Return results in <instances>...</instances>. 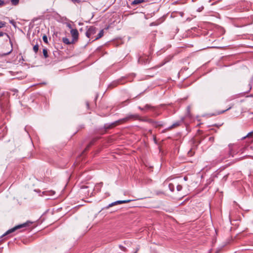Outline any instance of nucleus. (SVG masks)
Listing matches in <instances>:
<instances>
[{
    "label": "nucleus",
    "instance_id": "nucleus-1",
    "mask_svg": "<svg viewBox=\"0 0 253 253\" xmlns=\"http://www.w3.org/2000/svg\"><path fill=\"white\" fill-rule=\"evenodd\" d=\"M139 118H140L139 116L137 114L128 115L126 117H125L123 119L119 120L118 121H117L111 124H109V125L106 124L105 125L104 127L106 129L111 128L114 127L115 126H117L119 124L125 123L127 122L130 120H138V119H139Z\"/></svg>",
    "mask_w": 253,
    "mask_h": 253
},
{
    "label": "nucleus",
    "instance_id": "nucleus-2",
    "mask_svg": "<svg viewBox=\"0 0 253 253\" xmlns=\"http://www.w3.org/2000/svg\"><path fill=\"white\" fill-rule=\"evenodd\" d=\"M32 222L30 221H27L26 222H25L23 224H19L18 225L15 226V227L8 230L4 234H3L1 237H3L7 235H8L10 233H12L14 232H15L16 230L21 229L23 227H25L28 225H29L30 224H31Z\"/></svg>",
    "mask_w": 253,
    "mask_h": 253
},
{
    "label": "nucleus",
    "instance_id": "nucleus-3",
    "mask_svg": "<svg viewBox=\"0 0 253 253\" xmlns=\"http://www.w3.org/2000/svg\"><path fill=\"white\" fill-rule=\"evenodd\" d=\"M150 60V56L145 54L140 56L138 59V62L141 64H146L149 63Z\"/></svg>",
    "mask_w": 253,
    "mask_h": 253
},
{
    "label": "nucleus",
    "instance_id": "nucleus-4",
    "mask_svg": "<svg viewBox=\"0 0 253 253\" xmlns=\"http://www.w3.org/2000/svg\"><path fill=\"white\" fill-rule=\"evenodd\" d=\"M70 33L72 37V40H73L75 42H76L78 39L79 37V32L77 29H72L70 31Z\"/></svg>",
    "mask_w": 253,
    "mask_h": 253
},
{
    "label": "nucleus",
    "instance_id": "nucleus-5",
    "mask_svg": "<svg viewBox=\"0 0 253 253\" xmlns=\"http://www.w3.org/2000/svg\"><path fill=\"white\" fill-rule=\"evenodd\" d=\"M96 28L90 26L85 33V35L87 38H90L91 35H94L96 33Z\"/></svg>",
    "mask_w": 253,
    "mask_h": 253
},
{
    "label": "nucleus",
    "instance_id": "nucleus-6",
    "mask_svg": "<svg viewBox=\"0 0 253 253\" xmlns=\"http://www.w3.org/2000/svg\"><path fill=\"white\" fill-rule=\"evenodd\" d=\"M132 200H119L116 202H114L113 203H112L111 204H109L108 205V207H111L113 206L118 205V204H125V203H127L131 201H132Z\"/></svg>",
    "mask_w": 253,
    "mask_h": 253
},
{
    "label": "nucleus",
    "instance_id": "nucleus-7",
    "mask_svg": "<svg viewBox=\"0 0 253 253\" xmlns=\"http://www.w3.org/2000/svg\"><path fill=\"white\" fill-rule=\"evenodd\" d=\"M176 184H177L176 180H174L172 183H169V188L171 192L174 191V187Z\"/></svg>",
    "mask_w": 253,
    "mask_h": 253
},
{
    "label": "nucleus",
    "instance_id": "nucleus-8",
    "mask_svg": "<svg viewBox=\"0 0 253 253\" xmlns=\"http://www.w3.org/2000/svg\"><path fill=\"white\" fill-rule=\"evenodd\" d=\"M63 42L66 44H71L72 43H74L75 42L73 40L70 41L69 39L67 38H63L62 39Z\"/></svg>",
    "mask_w": 253,
    "mask_h": 253
},
{
    "label": "nucleus",
    "instance_id": "nucleus-9",
    "mask_svg": "<svg viewBox=\"0 0 253 253\" xmlns=\"http://www.w3.org/2000/svg\"><path fill=\"white\" fill-rule=\"evenodd\" d=\"M148 121L149 122L151 123L155 127L162 126V124H161L160 122H155L153 121L152 120H149Z\"/></svg>",
    "mask_w": 253,
    "mask_h": 253
},
{
    "label": "nucleus",
    "instance_id": "nucleus-10",
    "mask_svg": "<svg viewBox=\"0 0 253 253\" xmlns=\"http://www.w3.org/2000/svg\"><path fill=\"white\" fill-rule=\"evenodd\" d=\"M147 0H134L132 2V5H136L146 1Z\"/></svg>",
    "mask_w": 253,
    "mask_h": 253
},
{
    "label": "nucleus",
    "instance_id": "nucleus-11",
    "mask_svg": "<svg viewBox=\"0 0 253 253\" xmlns=\"http://www.w3.org/2000/svg\"><path fill=\"white\" fill-rule=\"evenodd\" d=\"M180 122H179V121L176 122L174 123V124H173L171 126H169L168 127V129H171L174 127L178 126L180 125Z\"/></svg>",
    "mask_w": 253,
    "mask_h": 253
},
{
    "label": "nucleus",
    "instance_id": "nucleus-12",
    "mask_svg": "<svg viewBox=\"0 0 253 253\" xmlns=\"http://www.w3.org/2000/svg\"><path fill=\"white\" fill-rule=\"evenodd\" d=\"M102 186V183H98L95 186L94 190H97V191H100Z\"/></svg>",
    "mask_w": 253,
    "mask_h": 253
},
{
    "label": "nucleus",
    "instance_id": "nucleus-13",
    "mask_svg": "<svg viewBox=\"0 0 253 253\" xmlns=\"http://www.w3.org/2000/svg\"><path fill=\"white\" fill-rule=\"evenodd\" d=\"M39 45L38 43L36 44L33 46V50L35 53H37L39 51Z\"/></svg>",
    "mask_w": 253,
    "mask_h": 253
},
{
    "label": "nucleus",
    "instance_id": "nucleus-14",
    "mask_svg": "<svg viewBox=\"0 0 253 253\" xmlns=\"http://www.w3.org/2000/svg\"><path fill=\"white\" fill-rule=\"evenodd\" d=\"M104 34V31L103 30H101L99 33L98 34L97 37L95 38V40L99 39V38H101Z\"/></svg>",
    "mask_w": 253,
    "mask_h": 253
},
{
    "label": "nucleus",
    "instance_id": "nucleus-15",
    "mask_svg": "<svg viewBox=\"0 0 253 253\" xmlns=\"http://www.w3.org/2000/svg\"><path fill=\"white\" fill-rule=\"evenodd\" d=\"M42 52H43V54L44 57L45 58H47L48 57L47 50L46 48H44V49H43Z\"/></svg>",
    "mask_w": 253,
    "mask_h": 253
},
{
    "label": "nucleus",
    "instance_id": "nucleus-16",
    "mask_svg": "<svg viewBox=\"0 0 253 253\" xmlns=\"http://www.w3.org/2000/svg\"><path fill=\"white\" fill-rule=\"evenodd\" d=\"M8 39H9V43H10V44H11V49H10V50L9 51L7 52V53H4V55H8V54H10V53L12 52V46H13V44H12V42H11V40H10V38H8Z\"/></svg>",
    "mask_w": 253,
    "mask_h": 253
},
{
    "label": "nucleus",
    "instance_id": "nucleus-17",
    "mask_svg": "<svg viewBox=\"0 0 253 253\" xmlns=\"http://www.w3.org/2000/svg\"><path fill=\"white\" fill-rule=\"evenodd\" d=\"M176 189H177V191H180L182 190V186L181 185L179 184L178 182H177V184H176Z\"/></svg>",
    "mask_w": 253,
    "mask_h": 253
},
{
    "label": "nucleus",
    "instance_id": "nucleus-18",
    "mask_svg": "<svg viewBox=\"0 0 253 253\" xmlns=\"http://www.w3.org/2000/svg\"><path fill=\"white\" fill-rule=\"evenodd\" d=\"M19 0H11V2L13 5H16L19 3Z\"/></svg>",
    "mask_w": 253,
    "mask_h": 253
},
{
    "label": "nucleus",
    "instance_id": "nucleus-19",
    "mask_svg": "<svg viewBox=\"0 0 253 253\" xmlns=\"http://www.w3.org/2000/svg\"><path fill=\"white\" fill-rule=\"evenodd\" d=\"M5 25H6L5 22L0 21V29L5 27Z\"/></svg>",
    "mask_w": 253,
    "mask_h": 253
},
{
    "label": "nucleus",
    "instance_id": "nucleus-20",
    "mask_svg": "<svg viewBox=\"0 0 253 253\" xmlns=\"http://www.w3.org/2000/svg\"><path fill=\"white\" fill-rule=\"evenodd\" d=\"M94 141H95L94 140H93L92 141H91L89 143V144L86 146V148L85 149V150H88L89 149V147L93 144Z\"/></svg>",
    "mask_w": 253,
    "mask_h": 253
},
{
    "label": "nucleus",
    "instance_id": "nucleus-21",
    "mask_svg": "<svg viewBox=\"0 0 253 253\" xmlns=\"http://www.w3.org/2000/svg\"><path fill=\"white\" fill-rule=\"evenodd\" d=\"M42 40L45 43H47L48 42L47 37L46 36L44 35L42 37Z\"/></svg>",
    "mask_w": 253,
    "mask_h": 253
},
{
    "label": "nucleus",
    "instance_id": "nucleus-22",
    "mask_svg": "<svg viewBox=\"0 0 253 253\" xmlns=\"http://www.w3.org/2000/svg\"><path fill=\"white\" fill-rule=\"evenodd\" d=\"M3 35H6L8 38H9V36L7 34L2 32H0V37L3 36Z\"/></svg>",
    "mask_w": 253,
    "mask_h": 253
},
{
    "label": "nucleus",
    "instance_id": "nucleus-23",
    "mask_svg": "<svg viewBox=\"0 0 253 253\" xmlns=\"http://www.w3.org/2000/svg\"><path fill=\"white\" fill-rule=\"evenodd\" d=\"M231 108H232V106H230L228 108H227V109H226L225 110H223L220 112H218L217 114H222V113H224L225 112H226V111L230 110Z\"/></svg>",
    "mask_w": 253,
    "mask_h": 253
},
{
    "label": "nucleus",
    "instance_id": "nucleus-24",
    "mask_svg": "<svg viewBox=\"0 0 253 253\" xmlns=\"http://www.w3.org/2000/svg\"><path fill=\"white\" fill-rule=\"evenodd\" d=\"M6 4V2H4L3 0H0V7H1Z\"/></svg>",
    "mask_w": 253,
    "mask_h": 253
},
{
    "label": "nucleus",
    "instance_id": "nucleus-25",
    "mask_svg": "<svg viewBox=\"0 0 253 253\" xmlns=\"http://www.w3.org/2000/svg\"><path fill=\"white\" fill-rule=\"evenodd\" d=\"M119 248H120V249L121 250H122V251H124V252H126V247H124V246H123L122 245H120V246H119Z\"/></svg>",
    "mask_w": 253,
    "mask_h": 253
},
{
    "label": "nucleus",
    "instance_id": "nucleus-26",
    "mask_svg": "<svg viewBox=\"0 0 253 253\" xmlns=\"http://www.w3.org/2000/svg\"><path fill=\"white\" fill-rule=\"evenodd\" d=\"M151 107L149 105H146L144 107V109H149L151 108Z\"/></svg>",
    "mask_w": 253,
    "mask_h": 253
},
{
    "label": "nucleus",
    "instance_id": "nucleus-27",
    "mask_svg": "<svg viewBox=\"0 0 253 253\" xmlns=\"http://www.w3.org/2000/svg\"><path fill=\"white\" fill-rule=\"evenodd\" d=\"M214 138L213 137H210L209 138V141H211L212 142H213L214 141Z\"/></svg>",
    "mask_w": 253,
    "mask_h": 253
},
{
    "label": "nucleus",
    "instance_id": "nucleus-28",
    "mask_svg": "<svg viewBox=\"0 0 253 253\" xmlns=\"http://www.w3.org/2000/svg\"><path fill=\"white\" fill-rule=\"evenodd\" d=\"M222 125V124H221V125H217V124H215L213 126H215L217 127H219L220 126H221Z\"/></svg>",
    "mask_w": 253,
    "mask_h": 253
},
{
    "label": "nucleus",
    "instance_id": "nucleus-29",
    "mask_svg": "<svg viewBox=\"0 0 253 253\" xmlns=\"http://www.w3.org/2000/svg\"><path fill=\"white\" fill-rule=\"evenodd\" d=\"M187 110L188 113H189L190 112V106H188L187 108Z\"/></svg>",
    "mask_w": 253,
    "mask_h": 253
},
{
    "label": "nucleus",
    "instance_id": "nucleus-30",
    "mask_svg": "<svg viewBox=\"0 0 253 253\" xmlns=\"http://www.w3.org/2000/svg\"><path fill=\"white\" fill-rule=\"evenodd\" d=\"M138 108H139L140 110H142V111H143V110H145V109H144V108H141V107H138Z\"/></svg>",
    "mask_w": 253,
    "mask_h": 253
},
{
    "label": "nucleus",
    "instance_id": "nucleus-31",
    "mask_svg": "<svg viewBox=\"0 0 253 253\" xmlns=\"http://www.w3.org/2000/svg\"><path fill=\"white\" fill-rule=\"evenodd\" d=\"M86 105H87V107L89 106V103L88 102L86 103Z\"/></svg>",
    "mask_w": 253,
    "mask_h": 253
},
{
    "label": "nucleus",
    "instance_id": "nucleus-32",
    "mask_svg": "<svg viewBox=\"0 0 253 253\" xmlns=\"http://www.w3.org/2000/svg\"><path fill=\"white\" fill-rule=\"evenodd\" d=\"M166 131V129L164 130L163 131V132H165Z\"/></svg>",
    "mask_w": 253,
    "mask_h": 253
},
{
    "label": "nucleus",
    "instance_id": "nucleus-33",
    "mask_svg": "<svg viewBox=\"0 0 253 253\" xmlns=\"http://www.w3.org/2000/svg\"><path fill=\"white\" fill-rule=\"evenodd\" d=\"M89 194H89V192H88V193H87V195H88V196H89Z\"/></svg>",
    "mask_w": 253,
    "mask_h": 253
},
{
    "label": "nucleus",
    "instance_id": "nucleus-34",
    "mask_svg": "<svg viewBox=\"0 0 253 253\" xmlns=\"http://www.w3.org/2000/svg\"><path fill=\"white\" fill-rule=\"evenodd\" d=\"M184 180H186V178L185 177H184Z\"/></svg>",
    "mask_w": 253,
    "mask_h": 253
},
{
    "label": "nucleus",
    "instance_id": "nucleus-35",
    "mask_svg": "<svg viewBox=\"0 0 253 253\" xmlns=\"http://www.w3.org/2000/svg\"><path fill=\"white\" fill-rule=\"evenodd\" d=\"M137 251H135V253H137Z\"/></svg>",
    "mask_w": 253,
    "mask_h": 253
}]
</instances>
